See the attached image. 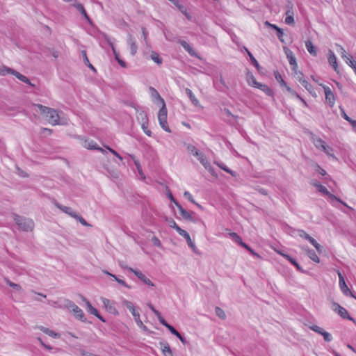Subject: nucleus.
I'll return each mask as SVG.
<instances>
[{"label":"nucleus","instance_id":"obj_1","mask_svg":"<svg viewBox=\"0 0 356 356\" xmlns=\"http://www.w3.org/2000/svg\"><path fill=\"white\" fill-rule=\"evenodd\" d=\"M34 106L38 108L42 114L44 115V117L51 124L56 125L60 124V116L56 109L39 104H35Z\"/></svg>","mask_w":356,"mask_h":356},{"label":"nucleus","instance_id":"obj_2","mask_svg":"<svg viewBox=\"0 0 356 356\" xmlns=\"http://www.w3.org/2000/svg\"><path fill=\"white\" fill-rule=\"evenodd\" d=\"M7 74H11L14 75L16 78H17L19 80H20L21 81H22L25 83H27L31 86H34V85L31 83V81L28 77L20 74L17 71H16L12 68L8 67H5V66L0 68V76H5Z\"/></svg>","mask_w":356,"mask_h":356},{"label":"nucleus","instance_id":"obj_3","mask_svg":"<svg viewBox=\"0 0 356 356\" xmlns=\"http://www.w3.org/2000/svg\"><path fill=\"white\" fill-rule=\"evenodd\" d=\"M65 307L74 313L76 318L83 322L86 321V318H85L83 310L75 305L74 302L70 300H65Z\"/></svg>","mask_w":356,"mask_h":356},{"label":"nucleus","instance_id":"obj_4","mask_svg":"<svg viewBox=\"0 0 356 356\" xmlns=\"http://www.w3.org/2000/svg\"><path fill=\"white\" fill-rule=\"evenodd\" d=\"M14 220L19 227L25 232L31 231L34 227V222L32 220L23 218L20 216H15Z\"/></svg>","mask_w":356,"mask_h":356},{"label":"nucleus","instance_id":"obj_5","mask_svg":"<svg viewBox=\"0 0 356 356\" xmlns=\"http://www.w3.org/2000/svg\"><path fill=\"white\" fill-rule=\"evenodd\" d=\"M167 113L168 112L165 103H163V105H162L158 113V120L161 127L164 131L168 133H171V129H170L167 122Z\"/></svg>","mask_w":356,"mask_h":356},{"label":"nucleus","instance_id":"obj_6","mask_svg":"<svg viewBox=\"0 0 356 356\" xmlns=\"http://www.w3.org/2000/svg\"><path fill=\"white\" fill-rule=\"evenodd\" d=\"M196 157L207 171H209L212 175L215 174L214 168L212 167L204 153L200 152Z\"/></svg>","mask_w":356,"mask_h":356},{"label":"nucleus","instance_id":"obj_7","mask_svg":"<svg viewBox=\"0 0 356 356\" xmlns=\"http://www.w3.org/2000/svg\"><path fill=\"white\" fill-rule=\"evenodd\" d=\"M319 86H322L324 89L325 95V101L330 105V107H333L335 104V95L332 90L327 86L319 83Z\"/></svg>","mask_w":356,"mask_h":356},{"label":"nucleus","instance_id":"obj_8","mask_svg":"<svg viewBox=\"0 0 356 356\" xmlns=\"http://www.w3.org/2000/svg\"><path fill=\"white\" fill-rule=\"evenodd\" d=\"M318 191L320 193H321L322 194L327 195L328 197V198L330 199L331 200H336V201L340 202L341 204H342L343 205H344L345 207H346L349 209H351V207H350L346 202H343L341 199L337 197L336 195L330 193L328 191V190L326 188V187L323 186L322 184L318 186Z\"/></svg>","mask_w":356,"mask_h":356},{"label":"nucleus","instance_id":"obj_9","mask_svg":"<svg viewBox=\"0 0 356 356\" xmlns=\"http://www.w3.org/2000/svg\"><path fill=\"white\" fill-rule=\"evenodd\" d=\"M332 308V310L337 313L341 318L344 319L353 320L348 311L338 303L333 302Z\"/></svg>","mask_w":356,"mask_h":356},{"label":"nucleus","instance_id":"obj_10","mask_svg":"<svg viewBox=\"0 0 356 356\" xmlns=\"http://www.w3.org/2000/svg\"><path fill=\"white\" fill-rule=\"evenodd\" d=\"M102 302L106 308V309L111 314L114 315H118L119 312L117 310L114 302L111 301L109 299L106 298H102Z\"/></svg>","mask_w":356,"mask_h":356},{"label":"nucleus","instance_id":"obj_11","mask_svg":"<svg viewBox=\"0 0 356 356\" xmlns=\"http://www.w3.org/2000/svg\"><path fill=\"white\" fill-rule=\"evenodd\" d=\"M129 270L133 273L139 280H140L143 283L150 286H154V283L147 278L142 272L135 270L132 268H129Z\"/></svg>","mask_w":356,"mask_h":356},{"label":"nucleus","instance_id":"obj_12","mask_svg":"<svg viewBox=\"0 0 356 356\" xmlns=\"http://www.w3.org/2000/svg\"><path fill=\"white\" fill-rule=\"evenodd\" d=\"M338 275H339V286H340V289H341V291L343 292V293L345 296L351 295L353 297H354V296L352 294L350 290L346 285L343 275L340 272H338Z\"/></svg>","mask_w":356,"mask_h":356},{"label":"nucleus","instance_id":"obj_13","mask_svg":"<svg viewBox=\"0 0 356 356\" xmlns=\"http://www.w3.org/2000/svg\"><path fill=\"white\" fill-rule=\"evenodd\" d=\"M175 205L179 209L180 212V215L181 217L187 220L195 222L194 218L192 216L191 213L187 210L184 209L182 206L179 202H175Z\"/></svg>","mask_w":356,"mask_h":356},{"label":"nucleus","instance_id":"obj_14","mask_svg":"<svg viewBox=\"0 0 356 356\" xmlns=\"http://www.w3.org/2000/svg\"><path fill=\"white\" fill-rule=\"evenodd\" d=\"M179 234L181 235V236H183L186 240L188 245L193 250V251L195 253H197V247L195 245V243L192 241L191 238L189 234L186 231L182 229L179 233Z\"/></svg>","mask_w":356,"mask_h":356},{"label":"nucleus","instance_id":"obj_15","mask_svg":"<svg viewBox=\"0 0 356 356\" xmlns=\"http://www.w3.org/2000/svg\"><path fill=\"white\" fill-rule=\"evenodd\" d=\"M99 36H101L102 38H104L108 44L111 47V49H112V51L113 52V54L115 56V58L118 61L120 59L119 54L116 51L115 48L114 47V44L112 42V41L110 39V38L108 37V35L107 34H106L105 33H102L101 32V33H99Z\"/></svg>","mask_w":356,"mask_h":356},{"label":"nucleus","instance_id":"obj_16","mask_svg":"<svg viewBox=\"0 0 356 356\" xmlns=\"http://www.w3.org/2000/svg\"><path fill=\"white\" fill-rule=\"evenodd\" d=\"M328 62H329V64L332 67L334 70L335 72H337V69H338L337 59L335 54H334V52L332 50H329Z\"/></svg>","mask_w":356,"mask_h":356},{"label":"nucleus","instance_id":"obj_17","mask_svg":"<svg viewBox=\"0 0 356 356\" xmlns=\"http://www.w3.org/2000/svg\"><path fill=\"white\" fill-rule=\"evenodd\" d=\"M127 44L129 46L131 54L132 56H134L137 52L138 47L136 44L134 38L131 35H129V36H128Z\"/></svg>","mask_w":356,"mask_h":356},{"label":"nucleus","instance_id":"obj_18","mask_svg":"<svg viewBox=\"0 0 356 356\" xmlns=\"http://www.w3.org/2000/svg\"><path fill=\"white\" fill-rule=\"evenodd\" d=\"M177 8L178 10L184 15L188 19H191V15L188 13L187 8L182 4H181L178 0H172L170 1Z\"/></svg>","mask_w":356,"mask_h":356},{"label":"nucleus","instance_id":"obj_19","mask_svg":"<svg viewBox=\"0 0 356 356\" xmlns=\"http://www.w3.org/2000/svg\"><path fill=\"white\" fill-rule=\"evenodd\" d=\"M311 140H312V143H314V146L317 149H322L323 148V146H326L325 142L323 140H322L320 138L316 137L314 134H312Z\"/></svg>","mask_w":356,"mask_h":356},{"label":"nucleus","instance_id":"obj_20","mask_svg":"<svg viewBox=\"0 0 356 356\" xmlns=\"http://www.w3.org/2000/svg\"><path fill=\"white\" fill-rule=\"evenodd\" d=\"M56 207L59 209L60 210H61L63 212H64L65 213H67L68 214L69 216H70L72 218H74L75 216L76 215V213L74 212L72 208L69 207H66V206H63V205H61L58 203H56L55 204Z\"/></svg>","mask_w":356,"mask_h":356},{"label":"nucleus","instance_id":"obj_21","mask_svg":"<svg viewBox=\"0 0 356 356\" xmlns=\"http://www.w3.org/2000/svg\"><path fill=\"white\" fill-rule=\"evenodd\" d=\"M149 90L151 92V96L153 99H154L157 103L161 104V105H163V103H165L163 99L161 97L158 91L154 88L153 87L149 88Z\"/></svg>","mask_w":356,"mask_h":356},{"label":"nucleus","instance_id":"obj_22","mask_svg":"<svg viewBox=\"0 0 356 356\" xmlns=\"http://www.w3.org/2000/svg\"><path fill=\"white\" fill-rule=\"evenodd\" d=\"M305 47L308 52L313 56H316L317 51L316 47L314 45L312 42L309 40L305 42Z\"/></svg>","mask_w":356,"mask_h":356},{"label":"nucleus","instance_id":"obj_23","mask_svg":"<svg viewBox=\"0 0 356 356\" xmlns=\"http://www.w3.org/2000/svg\"><path fill=\"white\" fill-rule=\"evenodd\" d=\"M178 42L192 56H195V52L190 44L185 40H179Z\"/></svg>","mask_w":356,"mask_h":356},{"label":"nucleus","instance_id":"obj_24","mask_svg":"<svg viewBox=\"0 0 356 356\" xmlns=\"http://www.w3.org/2000/svg\"><path fill=\"white\" fill-rule=\"evenodd\" d=\"M38 328L39 330H40L41 331H42L46 334L49 335V337H51L54 338H59L60 337V334L58 333L55 332L54 331H53L47 327H45L43 326H39Z\"/></svg>","mask_w":356,"mask_h":356},{"label":"nucleus","instance_id":"obj_25","mask_svg":"<svg viewBox=\"0 0 356 356\" xmlns=\"http://www.w3.org/2000/svg\"><path fill=\"white\" fill-rule=\"evenodd\" d=\"M257 88H259V90H262L266 95L270 97L273 96V91L266 84H263L259 83Z\"/></svg>","mask_w":356,"mask_h":356},{"label":"nucleus","instance_id":"obj_26","mask_svg":"<svg viewBox=\"0 0 356 356\" xmlns=\"http://www.w3.org/2000/svg\"><path fill=\"white\" fill-rule=\"evenodd\" d=\"M286 56L289 62V64L292 66V70H294L295 68H297V62L296 58L293 56L292 51H289V53H286Z\"/></svg>","mask_w":356,"mask_h":356},{"label":"nucleus","instance_id":"obj_27","mask_svg":"<svg viewBox=\"0 0 356 356\" xmlns=\"http://www.w3.org/2000/svg\"><path fill=\"white\" fill-rule=\"evenodd\" d=\"M129 156L133 160V161H134V164H135V165H136V167L137 168V170H138V173L142 177V178L144 179L145 178V177L144 175V173L143 172V170H142V168H141V165H140L139 161L136 159L135 156L130 154Z\"/></svg>","mask_w":356,"mask_h":356},{"label":"nucleus","instance_id":"obj_28","mask_svg":"<svg viewBox=\"0 0 356 356\" xmlns=\"http://www.w3.org/2000/svg\"><path fill=\"white\" fill-rule=\"evenodd\" d=\"M229 235L235 243L240 245L241 246L243 247V244L245 243L243 241L241 237L237 233L231 232L229 234Z\"/></svg>","mask_w":356,"mask_h":356},{"label":"nucleus","instance_id":"obj_29","mask_svg":"<svg viewBox=\"0 0 356 356\" xmlns=\"http://www.w3.org/2000/svg\"><path fill=\"white\" fill-rule=\"evenodd\" d=\"M247 81H248V83L250 86H252V87H257V86L259 85V82L257 81L254 76L251 74V73H248L247 74Z\"/></svg>","mask_w":356,"mask_h":356},{"label":"nucleus","instance_id":"obj_30","mask_svg":"<svg viewBox=\"0 0 356 356\" xmlns=\"http://www.w3.org/2000/svg\"><path fill=\"white\" fill-rule=\"evenodd\" d=\"M98 145L92 140H86L83 143V147L88 149H97Z\"/></svg>","mask_w":356,"mask_h":356},{"label":"nucleus","instance_id":"obj_31","mask_svg":"<svg viewBox=\"0 0 356 356\" xmlns=\"http://www.w3.org/2000/svg\"><path fill=\"white\" fill-rule=\"evenodd\" d=\"M186 93L195 106H197L199 104V100L195 97L191 89L186 88Z\"/></svg>","mask_w":356,"mask_h":356},{"label":"nucleus","instance_id":"obj_32","mask_svg":"<svg viewBox=\"0 0 356 356\" xmlns=\"http://www.w3.org/2000/svg\"><path fill=\"white\" fill-rule=\"evenodd\" d=\"M307 256L311 259L313 261L316 263H319L320 259L316 254V252L312 249H308L307 251Z\"/></svg>","mask_w":356,"mask_h":356},{"label":"nucleus","instance_id":"obj_33","mask_svg":"<svg viewBox=\"0 0 356 356\" xmlns=\"http://www.w3.org/2000/svg\"><path fill=\"white\" fill-rule=\"evenodd\" d=\"M83 300L86 302L88 312L94 316L97 314L98 311L94 307H92V305L90 304V302L88 300H86L85 298H83Z\"/></svg>","mask_w":356,"mask_h":356},{"label":"nucleus","instance_id":"obj_34","mask_svg":"<svg viewBox=\"0 0 356 356\" xmlns=\"http://www.w3.org/2000/svg\"><path fill=\"white\" fill-rule=\"evenodd\" d=\"M301 85L314 97L316 96V92L314 90L312 86L305 79L302 81Z\"/></svg>","mask_w":356,"mask_h":356},{"label":"nucleus","instance_id":"obj_35","mask_svg":"<svg viewBox=\"0 0 356 356\" xmlns=\"http://www.w3.org/2000/svg\"><path fill=\"white\" fill-rule=\"evenodd\" d=\"M104 273H105V274L108 275H110V276L113 277L114 278V280H115L117 282H118L119 284H120L121 285H122V286H124L127 287V289H131V286H130L129 285H128V284H127V283H126L123 280L118 278V277H116L115 275H113V274L110 273L109 272H108V271H106V270H105V271H104Z\"/></svg>","mask_w":356,"mask_h":356},{"label":"nucleus","instance_id":"obj_36","mask_svg":"<svg viewBox=\"0 0 356 356\" xmlns=\"http://www.w3.org/2000/svg\"><path fill=\"white\" fill-rule=\"evenodd\" d=\"M169 224V226L173 229H175L178 233H179L182 229L176 223V222L172 218H169L166 220Z\"/></svg>","mask_w":356,"mask_h":356},{"label":"nucleus","instance_id":"obj_37","mask_svg":"<svg viewBox=\"0 0 356 356\" xmlns=\"http://www.w3.org/2000/svg\"><path fill=\"white\" fill-rule=\"evenodd\" d=\"M122 305L126 307L131 312H132V311H134L136 310L135 309V307H134V305L133 304L132 302L128 300H126L124 298H122Z\"/></svg>","mask_w":356,"mask_h":356},{"label":"nucleus","instance_id":"obj_38","mask_svg":"<svg viewBox=\"0 0 356 356\" xmlns=\"http://www.w3.org/2000/svg\"><path fill=\"white\" fill-rule=\"evenodd\" d=\"M245 49L248 55V56L250 57V61H251V63L255 67H257V69H259L260 67V65L258 63V61L255 59V58L253 56V55L252 54V53L247 49L245 47Z\"/></svg>","mask_w":356,"mask_h":356},{"label":"nucleus","instance_id":"obj_39","mask_svg":"<svg viewBox=\"0 0 356 356\" xmlns=\"http://www.w3.org/2000/svg\"><path fill=\"white\" fill-rule=\"evenodd\" d=\"M293 71L294 77L296 80H298L300 83H302V81H305V76L302 72L300 71H298L297 68H295Z\"/></svg>","mask_w":356,"mask_h":356},{"label":"nucleus","instance_id":"obj_40","mask_svg":"<svg viewBox=\"0 0 356 356\" xmlns=\"http://www.w3.org/2000/svg\"><path fill=\"white\" fill-rule=\"evenodd\" d=\"M150 56H151L152 60H154L158 65H160L162 63V62H163L162 58L160 57L159 54L156 53V51H152Z\"/></svg>","mask_w":356,"mask_h":356},{"label":"nucleus","instance_id":"obj_41","mask_svg":"<svg viewBox=\"0 0 356 356\" xmlns=\"http://www.w3.org/2000/svg\"><path fill=\"white\" fill-rule=\"evenodd\" d=\"M137 118L138 120L140 121V124H142L143 122H148V118H147V115L146 114V113H145L144 111H140L138 113V115H137Z\"/></svg>","mask_w":356,"mask_h":356},{"label":"nucleus","instance_id":"obj_42","mask_svg":"<svg viewBox=\"0 0 356 356\" xmlns=\"http://www.w3.org/2000/svg\"><path fill=\"white\" fill-rule=\"evenodd\" d=\"M131 313L132 316H134V320H135L136 323H137V325L139 327H142L143 325V323L140 318L139 313L138 312H136V310L132 311V312H131Z\"/></svg>","mask_w":356,"mask_h":356},{"label":"nucleus","instance_id":"obj_43","mask_svg":"<svg viewBox=\"0 0 356 356\" xmlns=\"http://www.w3.org/2000/svg\"><path fill=\"white\" fill-rule=\"evenodd\" d=\"M162 351L165 356H172V353L170 346L168 343L162 344Z\"/></svg>","mask_w":356,"mask_h":356},{"label":"nucleus","instance_id":"obj_44","mask_svg":"<svg viewBox=\"0 0 356 356\" xmlns=\"http://www.w3.org/2000/svg\"><path fill=\"white\" fill-rule=\"evenodd\" d=\"M215 313L220 318L225 320L227 317L225 312L219 307H216Z\"/></svg>","mask_w":356,"mask_h":356},{"label":"nucleus","instance_id":"obj_45","mask_svg":"<svg viewBox=\"0 0 356 356\" xmlns=\"http://www.w3.org/2000/svg\"><path fill=\"white\" fill-rule=\"evenodd\" d=\"M72 6L79 11L80 12V13L83 16L86 13V11L83 7V6L80 3H73Z\"/></svg>","mask_w":356,"mask_h":356},{"label":"nucleus","instance_id":"obj_46","mask_svg":"<svg viewBox=\"0 0 356 356\" xmlns=\"http://www.w3.org/2000/svg\"><path fill=\"white\" fill-rule=\"evenodd\" d=\"M184 196L185 197H186V198H187V199H188L191 202H192V203H193V204H196L198 207H200V208H201V207H201L198 203H197V202L195 201V200H194V198H193V195H191L188 191H185V192H184Z\"/></svg>","mask_w":356,"mask_h":356},{"label":"nucleus","instance_id":"obj_47","mask_svg":"<svg viewBox=\"0 0 356 356\" xmlns=\"http://www.w3.org/2000/svg\"><path fill=\"white\" fill-rule=\"evenodd\" d=\"M75 218L76 220H77L81 225H83V226H86V227H91V225L89 224L88 222H87V221L81 216L78 215L76 213V215L75 216V217L74 218Z\"/></svg>","mask_w":356,"mask_h":356},{"label":"nucleus","instance_id":"obj_48","mask_svg":"<svg viewBox=\"0 0 356 356\" xmlns=\"http://www.w3.org/2000/svg\"><path fill=\"white\" fill-rule=\"evenodd\" d=\"M187 149L189 152L193 154L195 156H198V154L200 152L194 145H188L187 146Z\"/></svg>","mask_w":356,"mask_h":356},{"label":"nucleus","instance_id":"obj_49","mask_svg":"<svg viewBox=\"0 0 356 356\" xmlns=\"http://www.w3.org/2000/svg\"><path fill=\"white\" fill-rule=\"evenodd\" d=\"M141 128L143 130L144 133L147 135L148 136H152V131L148 129V122L145 123L143 122L141 124Z\"/></svg>","mask_w":356,"mask_h":356},{"label":"nucleus","instance_id":"obj_50","mask_svg":"<svg viewBox=\"0 0 356 356\" xmlns=\"http://www.w3.org/2000/svg\"><path fill=\"white\" fill-rule=\"evenodd\" d=\"M275 78L281 84V86L286 85V83L283 80L282 75L278 72H275Z\"/></svg>","mask_w":356,"mask_h":356},{"label":"nucleus","instance_id":"obj_51","mask_svg":"<svg viewBox=\"0 0 356 356\" xmlns=\"http://www.w3.org/2000/svg\"><path fill=\"white\" fill-rule=\"evenodd\" d=\"M322 150L328 156H332V157H334V155L333 154L332 152H333V149L332 147H328L327 145L326 146H323V148L322 149Z\"/></svg>","mask_w":356,"mask_h":356},{"label":"nucleus","instance_id":"obj_52","mask_svg":"<svg viewBox=\"0 0 356 356\" xmlns=\"http://www.w3.org/2000/svg\"><path fill=\"white\" fill-rule=\"evenodd\" d=\"M309 328L312 331H314L321 335V333H323L325 331L322 327H321L318 325H313L310 326Z\"/></svg>","mask_w":356,"mask_h":356},{"label":"nucleus","instance_id":"obj_53","mask_svg":"<svg viewBox=\"0 0 356 356\" xmlns=\"http://www.w3.org/2000/svg\"><path fill=\"white\" fill-rule=\"evenodd\" d=\"M321 335L323 337V339L326 342H330L332 340L331 334L326 331H324L323 333H321Z\"/></svg>","mask_w":356,"mask_h":356},{"label":"nucleus","instance_id":"obj_54","mask_svg":"<svg viewBox=\"0 0 356 356\" xmlns=\"http://www.w3.org/2000/svg\"><path fill=\"white\" fill-rule=\"evenodd\" d=\"M284 22L288 25H294L295 24V20H294L293 15V16H291V15L286 16Z\"/></svg>","mask_w":356,"mask_h":356},{"label":"nucleus","instance_id":"obj_55","mask_svg":"<svg viewBox=\"0 0 356 356\" xmlns=\"http://www.w3.org/2000/svg\"><path fill=\"white\" fill-rule=\"evenodd\" d=\"M282 257L289 261L293 266L296 265V260L287 254H283Z\"/></svg>","mask_w":356,"mask_h":356},{"label":"nucleus","instance_id":"obj_56","mask_svg":"<svg viewBox=\"0 0 356 356\" xmlns=\"http://www.w3.org/2000/svg\"><path fill=\"white\" fill-rule=\"evenodd\" d=\"M298 235L306 240H310L311 236H309L307 233H306L304 230H298Z\"/></svg>","mask_w":356,"mask_h":356},{"label":"nucleus","instance_id":"obj_57","mask_svg":"<svg viewBox=\"0 0 356 356\" xmlns=\"http://www.w3.org/2000/svg\"><path fill=\"white\" fill-rule=\"evenodd\" d=\"M277 38H279V40L282 42H284V40L283 39V35H284V33H283V31L281 28L278 27L277 29Z\"/></svg>","mask_w":356,"mask_h":356},{"label":"nucleus","instance_id":"obj_58","mask_svg":"<svg viewBox=\"0 0 356 356\" xmlns=\"http://www.w3.org/2000/svg\"><path fill=\"white\" fill-rule=\"evenodd\" d=\"M243 247L249 251L253 256L259 257V255L255 252L248 244H243Z\"/></svg>","mask_w":356,"mask_h":356},{"label":"nucleus","instance_id":"obj_59","mask_svg":"<svg viewBox=\"0 0 356 356\" xmlns=\"http://www.w3.org/2000/svg\"><path fill=\"white\" fill-rule=\"evenodd\" d=\"M152 243L154 244V245L159 247V248H162V243H161V241L157 237H156V236L152 237Z\"/></svg>","mask_w":356,"mask_h":356},{"label":"nucleus","instance_id":"obj_60","mask_svg":"<svg viewBox=\"0 0 356 356\" xmlns=\"http://www.w3.org/2000/svg\"><path fill=\"white\" fill-rule=\"evenodd\" d=\"M159 321L160 322V323L161 325H163V326H165V327H167V326L169 325V323H168V322L162 317L161 313H159V315L156 316Z\"/></svg>","mask_w":356,"mask_h":356},{"label":"nucleus","instance_id":"obj_61","mask_svg":"<svg viewBox=\"0 0 356 356\" xmlns=\"http://www.w3.org/2000/svg\"><path fill=\"white\" fill-rule=\"evenodd\" d=\"M106 148L111 152L115 156H116L119 160L122 161V157L113 149L109 147L108 146H106Z\"/></svg>","mask_w":356,"mask_h":356},{"label":"nucleus","instance_id":"obj_62","mask_svg":"<svg viewBox=\"0 0 356 356\" xmlns=\"http://www.w3.org/2000/svg\"><path fill=\"white\" fill-rule=\"evenodd\" d=\"M6 283L10 286L15 289V290L19 291L21 289L20 285L13 283L10 282V280H7Z\"/></svg>","mask_w":356,"mask_h":356},{"label":"nucleus","instance_id":"obj_63","mask_svg":"<svg viewBox=\"0 0 356 356\" xmlns=\"http://www.w3.org/2000/svg\"><path fill=\"white\" fill-rule=\"evenodd\" d=\"M340 111H341V116L343 118V119H345L346 121L350 122V121L352 119L346 113L344 109L341 106L340 107Z\"/></svg>","mask_w":356,"mask_h":356},{"label":"nucleus","instance_id":"obj_64","mask_svg":"<svg viewBox=\"0 0 356 356\" xmlns=\"http://www.w3.org/2000/svg\"><path fill=\"white\" fill-rule=\"evenodd\" d=\"M346 63L353 69L354 72L356 74V61L353 60H350V62L346 61Z\"/></svg>","mask_w":356,"mask_h":356}]
</instances>
